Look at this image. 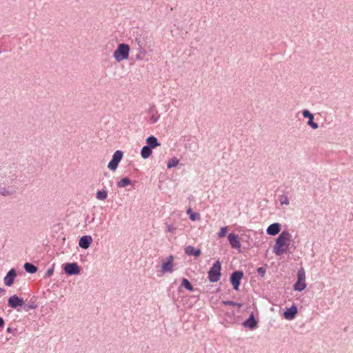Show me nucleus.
<instances>
[{"label": "nucleus", "mask_w": 353, "mask_h": 353, "mask_svg": "<svg viewBox=\"0 0 353 353\" xmlns=\"http://www.w3.org/2000/svg\"><path fill=\"white\" fill-rule=\"evenodd\" d=\"M291 234L288 230L282 231L275 241L272 251L276 256H281L289 248Z\"/></svg>", "instance_id": "f257e3e1"}, {"label": "nucleus", "mask_w": 353, "mask_h": 353, "mask_svg": "<svg viewBox=\"0 0 353 353\" xmlns=\"http://www.w3.org/2000/svg\"><path fill=\"white\" fill-rule=\"evenodd\" d=\"M130 51V46L125 43L118 44L117 49L114 51L112 57L117 63L123 60H128Z\"/></svg>", "instance_id": "f03ea898"}, {"label": "nucleus", "mask_w": 353, "mask_h": 353, "mask_svg": "<svg viewBox=\"0 0 353 353\" xmlns=\"http://www.w3.org/2000/svg\"><path fill=\"white\" fill-rule=\"evenodd\" d=\"M222 264L219 259L215 261L208 270V280L211 283L218 282L221 277Z\"/></svg>", "instance_id": "7ed1b4c3"}, {"label": "nucleus", "mask_w": 353, "mask_h": 353, "mask_svg": "<svg viewBox=\"0 0 353 353\" xmlns=\"http://www.w3.org/2000/svg\"><path fill=\"white\" fill-rule=\"evenodd\" d=\"M307 287L305 283V272L303 268L298 270L297 279L293 285V290L296 292H301Z\"/></svg>", "instance_id": "20e7f679"}, {"label": "nucleus", "mask_w": 353, "mask_h": 353, "mask_svg": "<svg viewBox=\"0 0 353 353\" xmlns=\"http://www.w3.org/2000/svg\"><path fill=\"white\" fill-rule=\"evenodd\" d=\"M244 272L243 270H234L233 271L230 276V282L232 286V289L238 292L239 290V288L241 285V282L242 279L243 278Z\"/></svg>", "instance_id": "39448f33"}, {"label": "nucleus", "mask_w": 353, "mask_h": 353, "mask_svg": "<svg viewBox=\"0 0 353 353\" xmlns=\"http://www.w3.org/2000/svg\"><path fill=\"white\" fill-rule=\"evenodd\" d=\"M24 302L22 297L19 296L17 294H13L8 299V306L18 312H21L23 310Z\"/></svg>", "instance_id": "423d86ee"}, {"label": "nucleus", "mask_w": 353, "mask_h": 353, "mask_svg": "<svg viewBox=\"0 0 353 353\" xmlns=\"http://www.w3.org/2000/svg\"><path fill=\"white\" fill-rule=\"evenodd\" d=\"M64 273L68 276H75L80 274L81 268L77 262L65 263L62 265Z\"/></svg>", "instance_id": "0eeeda50"}, {"label": "nucleus", "mask_w": 353, "mask_h": 353, "mask_svg": "<svg viewBox=\"0 0 353 353\" xmlns=\"http://www.w3.org/2000/svg\"><path fill=\"white\" fill-rule=\"evenodd\" d=\"M123 157V151L120 150H116L112 156L111 160L109 161L108 164V168L110 171H115L121 161L122 160Z\"/></svg>", "instance_id": "6e6552de"}, {"label": "nucleus", "mask_w": 353, "mask_h": 353, "mask_svg": "<svg viewBox=\"0 0 353 353\" xmlns=\"http://www.w3.org/2000/svg\"><path fill=\"white\" fill-rule=\"evenodd\" d=\"M299 309L296 303H293L290 307H285L283 310L282 317L284 319L292 321L294 320L298 314Z\"/></svg>", "instance_id": "1a4fd4ad"}, {"label": "nucleus", "mask_w": 353, "mask_h": 353, "mask_svg": "<svg viewBox=\"0 0 353 353\" xmlns=\"http://www.w3.org/2000/svg\"><path fill=\"white\" fill-rule=\"evenodd\" d=\"M162 274L172 273L174 271V256L169 255L163 260L161 265Z\"/></svg>", "instance_id": "9d476101"}, {"label": "nucleus", "mask_w": 353, "mask_h": 353, "mask_svg": "<svg viewBox=\"0 0 353 353\" xmlns=\"http://www.w3.org/2000/svg\"><path fill=\"white\" fill-rule=\"evenodd\" d=\"M259 321L255 318L254 312H251L249 316L242 322V325L250 330H254L258 327Z\"/></svg>", "instance_id": "9b49d317"}, {"label": "nucleus", "mask_w": 353, "mask_h": 353, "mask_svg": "<svg viewBox=\"0 0 353 353\" xmlns=\"http://www.w3.org/2000/svg\"><path fill=\"white\" fill-rule=\"evenodd\" d=\"M240 239L241 237H239L238 234H236L234 232L229 233L228 235V241L230 245L232 248L237 250L239 252H241V245Z\"/></svg>", "instance_id": "f8f14e48"}, {"label": "nucleus", "mask_w": 353, "mask_h": 353, "mask_svg": "<svg viewBox=\"0 0 353 353\" xmlns=\"http://www.w3.org/2000/svg\"><path fill=\"white\" fill-rule=\"evenodd\" d=\"M17 271L14 268H11L6 274L3 281L7 287H10L13 285L15 278L17 277Z\"/></svg>", "instance_id": "ddd939ff"}, {"label": "nucleus", "mask_w": 353, "mask_h": 353, "mask_svg": "<svg viewBox=\"0 0 353 353\" xmlns=\"http://www.w3.org/2000/svg\"><path fill=\"white\" fill-rule=\"evenodd\" d=\"M92 241L93 239L90 235H83L79 240V246L83 250H87L90 248Z\"/></svg>", "instance_id": "4468645a"}, {"label": "nucleus", "mask_w": 353, "mask_h": 353, "mask_svg": "<svg viewBox=\"0 0 353 353\" xmlns=\"http://www.w3.org/2000/svg\"><path fill=\"white\" fill-rule=\"evenodd\" d=\"M148 114H150V123L152 124L156 123L160 119V114L158 113V111L156 110L155 105H152L147 110Z\"/></svg>", "instance_id": "2eb2a0df"}, {"label": "nucleus", "mask_w": 353, "mask_h": 353, "mask_svg": "<svg viewBox=\"0 0 353 353\" xmlns=\"http://www.w3.org/2000/svg\"><path fill=\"white\" fill-rule=\"evenodd\" d=\"M281 230V225L279 223H273L266 229V233L270 236H275Z\"/></svg>", "instance_id": "dca6fc26"}, {"label": "nucleus", "mask_w": 353, "mask_h": 353, "mask_svg": "<svg viewBox=\"0 0 353 353\" xmlns=\"http://www.w3.org/2000/svg\"><path fill=\"white\" fill-rule=\"evenodd\" d=\"M185 254L188 256H194L196 258L199 257L201 254V250L200 248H196L193 245H188L184 249Z\"/></svg>", "instance_id": "f3484780"}, {"label": "nucleus", "mask_w": 353, "mask_h": 353, "mask_svg": "<svg viewBox=\"0 0 353 353\" xmlns=\"http://www.w3.org/2000/svg\"><path fill=\"white\" fill-rule=\"evenodd\" d=\"M10 44L9 37L5 35L3 36L0 39V54L11 51V49H9Z\"/></svg>", "instance_id": "a211bd4d"}, {"label": "nucleus", "mask_w": 353, "mask_h": 353, "mask_svg": "<svg viewBox=\"0 0 353 353\" xmlns=\"http://www.w3.org/2000/svg\"><path fill=\"white\" fill-rule=\"evenodd\" d=\"M181 287H183L184 289L190 292H199V288H194L191 282L185 277L181 279Z\"/></svg>", "instance_id": "6ab92c4d"}, {"label": "nucleus", "mask_w": 353, "mask_h": 353, "mask_svg": "<svg viewBox=\"0 0 353 353\" xmlns=\"http://www.w3.org/2000/svg\"><path fill=\"white\" fill-rule=\"evenodd\" d=\"M146 145L152 150L161 145V143L156 137L150 135L146 139Z\"/></svg>", "instance_id": "aec40b11"}, {"label": "nucleus", "mask_w": 353, "mask_h": 353, "mask_svg": "<svg viewBox=\"0 0 353 353\" xmlns=\"http://www.w3.org/2000/svg\"><path fill=\"white\" fill-rule=\"evenodd\" d=\"M23 269L28 274H34L38 271V268L34 263L30 262H26L23 264Z\"/></svg>", "instance_id": "412c9836"}, {"label": "nucleus", "mask_w": 353, "mask_h": 353, "mask_svg": "<svg viewBox=\"0 0 353 353\" xmlns=\"http://www.w3.org/2000/svg\"><path fill=\"white\" fill-rule=\"evenodd\" d=\"M186 213L188 215L190 220L192 221H197L201 219L200 214L197 212L193 211L192 208H188L186 210Z\"/></svg>", "instance_id": "4be33fe9"}, {"label": "nucleus", "mask_w": 353, "mask_h": 353, "mask_svg": "<svg viewBox=\"0 0 353 353\" xmlns=\"http://www.w3.org/2000/svg\"><path fill=\"white\" fill-rule=\"evenodd\" d=\"M152 150L147 145H143L141 150V156L143 159H148L152 155Z\"/></svg>", "instance_id": "5701e85b"}, {"label": "nucleus", "mask_w": 353, "mask_h": 353, "mask_svg": "<svg viewBox=\"0 0 353 353\" xmlns=\"http://www.w3.org/2000/svg\"><path fill=\"white\" fill-rule=\"evenodd\" d=\"M132 180L129 177L125 176V177L121 178L119 181H118L117 182V187L122 188L128 186L130 185H132Z\"/></svg>", "instance_id": "b1692460"}, {"label": "nucleus", "mask_w": 353, "mask_h": 353, "mask_svg": "<svg viewBox=\"0 0 353 353\" xmlns=\"http://www.w3.org/2000/svg\"><path fill=\"white\" fill-rule=\"evenodd\" d=\"M108 191L106 189V188L105 187L102 190H97V192H96L95 196L98 200L104 201L108 198Z\"/></svg>", "instance_id": "393cba45"}, {"label": "nucleus", "mask_w": 353, "mask_h": 353, "mask_svg": "<svg viewBox=\"0 0 353 353\" xmlns=\"http://www.w3.org/2000/svg\"><path fill=\"white\" fill-rule=\"evenodd\" d=\"M38 305L34 301L31 299L28 303L24 302L23 310L25 312H29L31 310L37 308Z\"/></svg>", "instance_id": "a878e982"}, {"label": "nucleus", "mask_w": 353, "mask_h": 353, "mask_svg": "<svg viewBox=\"0 0 353 353\" xmlns=\"http://www.w3.org/2000/svg\"><path fill=\"white\" fill-rule=\"evenodd\" d=\"M185 147L194 152L199 148V145L194 139H190L185 143Z\"/></svg>", "instance_id": "bb28decb"}, {"label": "nucleus", "mask_w": 353, "mask_h": 353, "mask_svg": "<svg viewBox=\"0 0 353 353\" xmlns=\"http://www.w3.org/2000/svg\"><path fill=\"white\" fill-rule=\"evenodd\" d=\"M179 163V159L176 157H172L167 163L166 167L167 169L170 170L172 168H176Z\"/></svg>", "instance_id": "cd10ccee"}, {"label": "nucleus", "mask_w": 353, "mask_h": 353, "mask_svg": "<svg viewBox=\"0 0 353 353\" xmlns=\"http://www.w3.org/2000/svg\"><path fill=\"white\" fill-rule=\"evenodd\" d=\"M16 179L17 176L14 174L10 175L8 179H6V181H4L3 183L8 185V187H13L16 184Z\"/></svg>", "instance_id": "c85d7f7f"}, {"label": "nucleus", "mask_w": 353, "mask_h": 353, "mask_svg": "<svg viewBox=\"0 0 353 353\" xmlns=\"http://www.w3.org/2000/svg\"><path fill=\"white\" fill-rule=\"evenodd\" d=\"M268 264L264 263L263 266L259 267L256 269V272L258 273L259 276L261 278H263L265 275L267 271Z\"/></svg>", "instance_id": "c756f323"}, {"label": "nucleus", "mask_w": 353, "mask_h": 353, "mask_svg": "<svg viewBox=\"0 0 353 353\" xmlns=\"http://www.w3.org/2000/svg\"><path fill=\"white\" fill-rule=\"evenodd\" d=\"M221 304L223 305L237 306L239 307H241L243 306L242 303L236 302L232 300L222 301Z\"/></svg>", "instance_id": "7c9ffc66"}, {"label": "nucleus", "mask_w": 353, "mask_h": 353, "mask_svg": "<svg viewBox=\"0 0 353 353\" xmlns=\"http://www.w3.org/2000/svg\"><path fill=\"white\" fill-rule=\"evenodd\" d=\"M14 192L15 190H9L6 188L5 187H0V194L3 196H10L12 194H14Z\"/></svg>", "instance_id": "2f4dec72"}, {"label": "nucleus", "mask_w": 353, "mask_h": 353, "mask_svg": "<svg viewBox=\"0 0 353 353\" xmlns=\"http://www.w3.org/2000/svg\"><path fill=\"white\" fill-rule=\"evenodd\" d=\"M177 283V281L176 280H174L170 285L169 287L167 289V292H168V294L170 297H171V299L173 300V301H176V298L175 297V295L174 294H172L171 293V289L172 288H174V285H176Z\"/></svg>", "instance_id": "473e14b6"}, {"label": "nucleus", "mask_w": 353, "mask_h": 353, "mask_svg": "<svg viewBox=\"0 0 353 353\" xmlns=\"http://www.w3.org/2000/svg\"><path fill=\"white\" fill-rule=\"evenodd\" d=\"M228 232L227 226H223L220 228L219 232L217 233V238L221 239L226 236Z\"/></svg>", "instance_id": "72a5a7b5"}, {"label": "nucleus", "mask_w": 353, "mask_h": 353, "mask_svg": "<svg viewBox=\"0 0 353 353\" xmlns=\"http://www.w3.org/2000/svg\"><path fill=\"white\" fill-rule=\"evenodd\" d=\"M279 201L280 202V204L281 205H288L289 204V199L288 196L285 194H281L279 196Z\"/></svg>", "instance_id": "f704fd0d"}, {"label": "nucleus", "mask_w": 353, "mask_h": 353, "mask_svg": "<svg viewBox=\"0 0 353 353\" xmlns=\"http://www.w3.org/2000/svg\"><path fill=\"white\" fill-rule=\"evenodd\" d=\"M235 312L234 310L227 311L225 313V316L231 321L234 322L235 321Z\"/></svg>", "instance_id": "c9c22d12"}, {"label": "nucleus", "mask_w": 353, "mask_h": 353, "mask_svg": "<svg viewBox=\"0 0 353 353\" xmlns=\"http://www.w3.org/2000/svg\"><path fill=\"white\" fill-rule=\"evenodd\" d=\"M55 264L53 263L46 272L45 275L43 276L44 279L50 277L53 273L54 270Z\"/></svg>", "instance_id": "e433bc0d"}, {"label": "nucleus", "mask_w": 353, "mask_h": 353, "mask_svg": "<svg viewBox=\"0 0 353 353\" xmlns=\"http://www.w3.org/2000/svg\"><path fill=\"white\" fill-rule=\"evenodd\" d=\"M314 118H310L307 122V125H309L312 129L316 130L319 128V124L314 121Z\"/></svg>", "instance_id": "4c0bfd02"}, {"label": "nucleus", "mask_w": 353, "mask_h": 353, "mask_svg": "<svg viewBox=\"0 0 353 353\" xmlns=\"http://www.w3.org/2000/svg\"><path fill=\"white\" fill-rule=\"evenodd\" d=\"M302 114L304 118H314V115L307 109H305L302 111Z\"/></svg>", "instance_id": "58836bf2"}, {"label": "nucleus", "mask_w": 353, "mask_h": 353, "mask_svg": "<svg viewBox=\"0 0 353 353\" xmlns=\"http://www.w3.org/2000/svg\"><path fill=\"white\" fill-rule=\"evenodd\" d=\"M139 50L140 54H137L135 57V59L137 60H142L143 57L141 56V54H145L147 53V51L145 49H143L139 43Z\"/></svg>", "instance_id": "ea45409f"}, {"label": "nucleus", "mask_w": 353, "mask_h": 353, "mask_svg": "<svg viewBox=\"0 0 353 353\" xmlns=\"http://www.w3.org/2000/svg\"><path fill=\"white\" fill-rule=\"evenodd\" d=\"M176 230V228L172 225H166V232L174 234L175 233Z\"/></svg>", "instance_id": "a19ab883"}, {"label": "nucleus", "mask_w": 353, "mask_h": 353, "mask_svg": "<svg viewBox=\"0 0 353 353\" xmlns=\"http://www.w3.org/2000/svg\"><path fill=\"white\" fill-rule=\"evenodd\" d=\"M7 333H13L14 335L17 332V330L16 328H12L10 327H7L6 329Z\"/></svg>", "instance_id": "79ce46f5"}, {"label": "nucleus", "mask_w": 353, "mask_h": 353, "mask_svg": "<svg viewBox=\"0 0 353 353\" xmlns=\"http://www.w3.org/2000/svg\"><path fill=\"white\" fill-rule=\"evenodd\" d=\"M241 239L243 241H248V240L250 239V235H248L246 234H242L241 235Z\"/></svg>", "instance_id": "37998d69"}, {"label": "nucleus", "mask_w": 353, "mask_h": 353, "mask_svg": "<svg viewBox=\"0 0 353 353\" xmlns=\"http://www.w3.org/2000/svg\"><path fill=\"white\" fill-rule=\"evenodd\" d=\"M5 325V321L4 319L0 316V328H3Z\"/></svg>", "instance_id": "c03bdc74"}, {"label": "nucleus", "mask_w": 353, "mask_h": 353, "mask_svg": "<svg viewBox=\"0 0 353 353\" xmlns=\"http://www.w3.org/2000/svg\"><path fill=\"white\" fill-rule=\"evenodd\" d=\"M200 292H197L196 294H194L192 296V298L195 299L196 301L199 299V297H200Z\"/></svg>", "instance_id": "a18cd8bd"}, {"label": "nucleus", "mask_w": 353, "mask_h": 353, "mask_svg": "<svg viewBox=\"0 0 353 353\" xmlns=\"http://www.w3.org/2000/svg\"><path fill=\"white\" fill-rule=\"evenodd\" d=\"M182 288H183V287H181V285L178 287V289H177L178 294H180L181 292H182Z\"/></svg>", "instance_id": "49530a36"}, {"label": "nucleus", "mask_w": 353, "mask_h": 353, "mask_svg": "<svg viewBox=\"0 0 353 353\" xmlns=\"http://www.w3.org/2000/svg\"><path fill=\"white\" fill-rule=\"evenodd\" d=\"M95 217L94 214H93V216L91 218L90 221H88L89 223H93L94 221Z\"/></svg>", "instance_id": "de8ad7c7"}, {"label": "nucleus", "mask_w": 353, "mask_h": 353, "mask_svg": "<svg viewBox=\"0 0 353 353\" xmlns=\"http://www.w3.org/2000/svg\"><path fill=\"white\" fill-rule=\"evenodd\" d=\"M90 221V219H89V216L88 215L85 218V221Z\"/></svg>", "instance_id": "09e8293b"}, {"label": "nucleus", "mask_w": 353, "mask_h": 353, "mask_svg": "<svg viewBox=\"0 0 353 353\" xmlns=\"http://www.w3.org/2000/svg\"><path fill=\"white\" fill-rule=\"evenodd\" d=\"M4 291V289L2 288H0V294Z\"/></svg>", "instance_id": "8fccbe9b"}]
</instances>
